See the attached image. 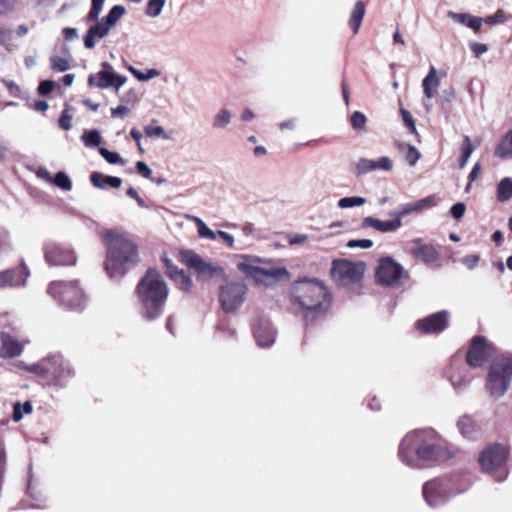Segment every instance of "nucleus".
Wrapping results in <instances>:
<instances>
[{
	"label": "nucleus",
	"mask_w": 512,
	"mask_h": 512,
	"mask_svg": "<svg viewBox=\"0 0 512 512\" xmlns=\"http://www.w3.org/2000/svg\"><path fill=\"white\" fill-rule=\"evenodd\" d=\"M398 459L405 466L420 469L427 463L446 461L454 451L434 429H416L400 441Z\"/></svg>",
	"instance_id": "f257e3e1"
},
{
	"label": "nucleus",
	"mask_w": 512,
	"mask_h": 512,
	"mask_svg": "<svg viewBox=\"0 0 512 512\" xmlns=\"http://www.w3.org/2000/svg\"><path fill=\"white\" fill-rule=\"evenodd\" d=\"M107 247L105 271L112 280L121 279L129 269L139 262L138 248L133 241L115 230L102 232Z\"/></svg>",
	"instance_id": "f03ea898"
},
{
	"label": "nucleus",
	"mask_w": 512,
	"mask_h": 512,
	"mask_svg": "<svg viewBox=\"0 0 512 512\" xmlns=\"http://www.w3.org/2000/svg\"><path fill=\"white\" fill-rule=\"evenodd\" d=\"M137 295L142 316L152 321L163 313L169 288L157 270L149 269L137 286Z\"/></svg>",
	"instance_id": "7ed1b4c3"
},
{
	"label": "nucleus",
	"mask_w": 512,
	"mask_h": 512,
	"mask_svg": "<svg viewBox=\"0 0 512 512\" xmlns=\"http://www.w3.org/2000/svg\"><path fill=\"white\" fill-rule=\"evenodd\" d=\"M469 486L468 481L458 478H434L424 483L422 493L429 506L439 507L467 491Z\"/></svg>",
	"instance_id": "20e7f679"
},
{
	"label": "nucleus",
	"mask_w": 512,
	"mask_h": 512,
	"mask_svg": "<svg viewBox=\"0 0 512 512\" xmlns=\"http://www.w3.org/2000/svg\"><path fill=\"white\" fill-rule=\"evenodd\" d=\"M295 301L308 313L324 309L328 302V290L324 283L317 279L303 278L293 285Z\"/></svg>",
	"instance_id": "39448f33"
},
{
	"label": "nucleus",
	"mask_w": 512,
	"mask_h": 512,
	"mask_svg": "<svg viewBox=\"0 0 512 512\" xmlns=\"http://www.w3.org/2000/svg\"><path fill=\"white\" fill-rule=\"evenodd\" d=\"M478 462L484 473L490 474L496 481L508 476V450L500 444L485 447L478 456Z\"/></svg>",
	"instance_id": "423d86ee"
},
{
	"label": "nucleus",
	"mask_w": 512,
	"mask_h": 512,
	"mask_svg": "<svg viewBox=\"0 0 512 512\" xmlns=\"http://www.w3.org/2000/svg\"><path fill=\"white\" fill-rule=\"evenodd\" d=\"M365 268L363 262L336 259L332 262L331 276L339 286L357 290L362 286Z\"/></svg>",
	"instance_id": "0eeeda50"
},
{
	"label": "nucleus",
	"mask_w": 512,
	"mask_h": 512,
	"mask_svg": "<svg viewBox=\"0 0 512 512\" xmlns=\"http://www.w3.org/2000/svg\"><path fill=\"white\" fill-rule=\"evenodd\" d=\"M512 379V358L501 356L492 363L486 388L493 398L502 397L509 388Z\"/></svg>",
	"instance_id": "6e6552de"
},
{
	"label": "nucleus",
	"mask_w": 512,
	"mask_h": 512,
	"mask_svg": "<svg viewBox=\"0 0 512 512\" xmlns=\"http://www.w3.org/2000/svg\"><path fill=\"white\" fill-rule=\"evenodd\" d=\"M247 285L241 280L224 279L219 287L218 300L226 313L236 312L246 300Z\"/></svg>",
	"instance_id": "1a4fd4ad"
},
{
	"label": "nucleus",
	"mask_w": 512,
	"mask_h": 512,
	"mask_svg": "<svg viewBox=\"0 0 512 512\" xmlns=\"http://www.w3.org/2000/svg\"><path fill=\"white\" fill-rule=\"evenodd\" d=\"M240 261L237 263V269L246 277L252 278L256 282H263L266 278L280 279L289 275L284 267H261L260 258L250 255H240Z\"/></svg>",
	"instance_id": "9d476101"
},
{
	"label": "nucleus",
	"mask_w": 512,
	"mask_h": 512,
	"mask_svg": "<svg viewBox=\"0 0 512 512\" xmlns=\"http://www.w3.org/2000/svg\"><path fill=\"white\" fill-rule=\"evenodd\" d=\"M127 78L118 74L109 62H102L100 70L88 77V85L100 89L113 88L116 92L126 83Z\"/></svg>",
	"instance_id": "9b49d317"
},
{
	"label": "nucleus",
	"mask_w": 512,
	"mask_h": 512,
	"mask_svg": "<svg viewBox=\"0 0 512 512\" xmlns=\"http://www.w3.org/2000/svg\"><path fill=\"white\" fill-rule=\"evenodd\" d=\"M183 261L189 268L194 269L201 280H210L213 278H225L224 269L216 264L205 261L199 255L193 252L183 254Z\"/></svg>",
	"instance_id": "f8f14e48"
},
{
	"label": "nucleus",
	"mask_w": 512,
	"mask_h": 512,
	"mask_svg": "<svg viewBox=\"0 0 512 512\" xmlns=\"http://www.w3.org/2000/svg\"><path fill=\"white\" fill-rule=\"evenodd\" d=\"M404 274V268L390 257L382 258L375 271L379 284L385 286L396 285Z\"/></svg>",
	"instance_id": "ddd939ff"
},
{
	"label": "nucleus",
	"mask_w": 512,
	"mask_h": 512,
	"mask_svg": "<svg viewBox=\"0 0 512 512\" xmlns=\"http://www.w3.org/2000/svg\"><path fill=\"white\" fill-rule=\"evenodd\" d=\"M28 371L44 377L49 382H58L62 376V357L50 356L39 363L32 364L28 367Z\"/></svg>",
	"instance_id": "4468645a"
},
{
	"label": "nucleus",
	"mask_w": 512,
	"mask_h": 512,
	"mask_svg": "<svg viewBox=\"0 0 512 512\" xmlns=\"http://www.w3.org/2000/svg\"><path fill=\"white\" fill-rule=\"evenodd\" d=\"M448 316L449 313L447 311H440L418 320L416 328L425 334L440 333L447 327Z\"/></svg>",
	"instance_id": "2eb2a0df"
},
{
	"label": "nucleus",
	"mask_w": 512,
	"mask_h": 512,
	"mask_svg": "<svg viewBox=\"0 0 512 512\" xmlns=\"http://www.w3.org/2000/svg\"><path fill=\"white\" fill-rule=\"evenodd\" d=\"M489 347L483 337H474L467 352V363L473 368L481 367L487 360Z\"/></svg>",
	"instance_id": "dca6fc26"
},
{
	"label": "nucleus",
	"mask_w": 512,
	"mask_h": 512,
	"mask_svg": "<svg viewBox=\"0 0 512 512\" xmlns=\"http://www.w3.org/2000/svg\"><path fill=\"white\" fill-rule=\"evenodd\" d=\"M392 168L393 162L386 156L378 159L360 158L355 165L357 175H364L377 170L390 171Z\"/></svg>",
	"instance_id": "f3484780"
},
{
	"label": "nucleus",
	"mask_w": 512,
	"mask_h": 512,
	"mask_svg": "<svg viewBox=\"0 0 512 512\" xmlns=\"http://www.w3.org/2000/svg\"><path fill=\"white\" fill-rule=\"evenodd\" d=\"M410 253L428 266L434 265L439 258V253L433 245L425 244L421 239H414Z\"/></svg>",
	"instance_id": "a211bd4d"
},
{
	"label": "nucleus",
	"mask_w": 512,
	"mask_h": 512,
	"mask_svg": "<svg viewBox=\"0 0 512 512\" xmlns=\"http://www.w3.org/2000/svg\"><path fill=\"white\" fill-rule=\"evenodd\" d=\"M392 220H380L374 217H365L362 220L361 227L362 228H372L381 233H390L396 232L402 226V221L397 218V216H393Z\"/></svg>",
	"instance_id": "6ab92c4d"
},
{
	"label": "nucleus",
	"mask_w": 512,
	"mask_h": 512,
	"mask_svg": "<svg viewBox=\"0 0 512 512\" xmlns=\"http://www.w3.org/2000/svg\"><path fill=\"white\" fill-rule=\"evenodd\" d=\"M437 204L434 196H428L426 198L417 200L415 202L407 203L403 205L400 210L392 211L389 213L390 216H397L402 221V218L406 215L420 212L425 208H431Z\"/></svg>",
	"instance_id": "aec40b11"
},
{
	"label": "nucleus",
	"mask_w": 512,
	"mask_h": 512,
	"mask_svg": "<svg viewBox=\"0 0 512 512\" xmlns=\"http://www.w3.org/2000/svg\"><path fill=\"white\" fill-rule=\"evenodd\" d=\"M254 337L260 347L271 346L276 339V330L268 321H261L254 325Z\"/></svg>",
	"instance_id": "412c9836"
},
{
	"label": "nucleus",
	"mask_w": 512,
	"mask_h": 512,
	"mask_svg": "<svg viewBox=\"0 0 512 512\" xmlns=\"http://www.w3.org/2000/svg\"><path fill=\"white\" fill-rule=\"evenodd\" d=\"M109 32L110 29L101 20L97 19L83 37L85 48L93 49L100 40L104 39L109 34Z\"/></svg>",
	"instance_id": "4be33fe9"
},
{
	"label": "nucleus",
	"mask_w": 512,
	"mask_h": 512,
	"mask_svg": "<svg viewBox=\"0 0 512 512\" xmlns=\"http://www.w3.org/2000/svg\"><path fill=\"white\" fill-rule=\"evenodd\" d=\"M86 301V294L78 282L66 284V304L68 303L71 309L82 310Z\"/></svg>",
	"instance_id": "5701e85b"
},
{
	"label": "nucleus",
	"mask_w": 512,
	"mask_h": 512,
	"mask_svg": "<svg viewBox=\"0 0 512 512\" xmlns=\"http://www.w3.org/2000/svg\"><path fill=\"white\" fill-rule=\"evenodd\" d=\"M23 277L16 278L12 270H5L0 272V288L25 286L27 278L30 275L29 269L24 262H22Z\"/></svg>",
	"instance_id": "b1692460"
},
{
	"label": "nucleus",
	"mask_w": 512,
	"mask_h": 512,
	"mask_svg": "<svg viewBox=\"0 0 512 512\" xmlns=\"http://www.w3.org/2000/svg\"><path fill=\"white\" fill-rule=\"evenodd\" d=\"M23 351V344L15 340L9 333L1 334V353L4 357H16Z\"/></svg>",
	"instance_id": "393cba45"
},
{
	"label": "nucleus",
	"mask_w": 512,
	"mask_h": 512,
	"mask_svg": "<svg viewBox=\"0 0 512 512\" xmlns=\"http://www.w3.org/2000/svg\"><path fill=\"white\" fill-rule=\"evenodd\" d=\"M90 181L94 187L102 190L109 188H119L122 179L116 176H108L100 172H93L90 175Z\"/></svg>",
	"instance_id": "a878e982"
},
{
	"label": "nucleus",
	"mask_w": 512,
	"mask_h": 512,
	"mask_svg": "<svg viewBox=\"0 0 512 512\" xmlns=\"http://www.w3.org/2000/svg\"><path fill=\"white\" fill-rule=\"evenodd\" d=\"M460 433L468 439H475L479 436V428L472 416L463 415L457 421Z\"/></svg>",
	"instance_id": "bb28decb"
},
{
	"label": "nucleus",
	"mask_w": 512,
	"mask_h": 512,
	"mask_svg": "<svg viewBox=\"0 0 512 512\" xmlns=\"http://www.w3.org/2000/svg\"><path fill=\"white\" fill-rule=\"evenodd\" d=\"M439 86L440 79L437 76V70L435 69L434 66H431L428 74L426 75L422 82L424 95L427 98L431 99L435 95Z\"/></svg>",
	"instance_id": "cd10ccee"
},
{
	"label": "nucleus",
	"mask_w": 512,
	"mask_h": 512,
	"mask_svg": "<svg viewBox=\"0 0 512 512\" xmlns=\"http://www.w3.org/2000/svg\"><path fill=\"white\" fill-rule=\"evenodd\" d=\"M30 170L35 172L36 176L42 181L64 189V171H59L55 177H52L51 173L44 167H30Z\"/></svg>",
	"instance_id": "c85d7f7f"
},
{
	"label": "nucleus",
	"mask_w": 512,
	"mask_h": 512,
	"mask_svg": "<svg viewBox=\"0 0 512 512\" xmlns=\"http://www.w3.org/2000/svg\"><path fill=\"white\" fill-rule=\"evenodd\" d=\"M365 12L366 9L364 2L362 0L356 1L348 21V24L350 28L353 30L354 34H357L359 32L361 23L365 16Z\"/></svg>",
	"instance_id": "c756f323"
},
{
	"label": "nucleus",
	"mask_w": 512,
	"mask_h": 512,
	"mask_svg": "<svg viewBox=\"0 0 512 512\" xmlns=\"http://www.w3.org/2000/svg\"><path fill=\"white\" fill-rule=\"evenodd\" d=\"M232 117L230 110L221 108L213 115L211 126L215 130H224L231 124Z\"/></svg>",
	"instance_id": "7c9ffc66"
},
{
	"label": "nucleus",
	"mask_w": 512,
	"mask_h": 512,
	"mask_svg": "<svg viewBox=\"0 0 512 512\" xmlns=\"http://www.w3.org/2000/svg\"><path fill=\"white\" fill-rule=\"evenodd\" d=\"M495 155L502 159H512V129L499 142Z\"/></svg>",
	"instance_id": "2f4dec72"
},
{
	"label": "nucleus",
	"mask_w": 512,
	"mask_h": 512,
	"mask_svg": "<svg viewBox=\"0 0 512 512\" xmlns=\"http://www.w3.org/2000/svg\"><path fill=\"white\" fill-rule=\"evenodd\" d=\"M197 226V232L200 238L215 241L217 239V232L211 230L205 222L197 216H187Z\"/></svg>",
	"instance_id": "473e14b6"
},
{
	"label": "nucleus",
	"mask_w": 512,
	"mask_h": 512,
	"mask_svg": "<svg viewBox=\"0 0 512 512\" xmlns=\"http://www.w3.org/2000/svg\"><path fill=\"white\" fill-rule=\"evenodd\" d=\"M512 197V178H503L497 186V200L508 201Z\"/></svg>",
	"instance_id": "72a5a7b5"
},
{
	"label": "nucleus",
	"mask_w": 512,
	"mask_h": 512,
	"mask_svg": "<svg viewBox=\"0 0 512 512\" xmlns=\"http://www.w3.org/2000/svg\"><path fill=\"white\" fill-rule=\"evenodd\" d=\"M47 294L59 305L64 303V283L62 281H52L47 287Z\"/></svg>",
	"instance_id": "f704fd0d"
},
{
	"label": "nucleus",
	"mask_w": 512,
	"mask_h": 512,
	"mask_svg": "<svg viewBox=\"0 0 512 512\" xmlns=\"http://www.w3.org/2000/svg\"><path fill=\"white\" fill-rule=\"evenodd\" d=\"M125 8L120 5L113 6L109 13L101 21L111 30L117 21L124 15Z\"/></svg>",
	"instance_id": "c9c22d12"
},
{
	"label": "nucleus",
	"mask_w": 512,
	"mask_h": 512,
	"mask_svg": "<svg viewBox=\"0 0 512 512\" xmlns=\"http://www.w3.org/2000/svg\"><path fill=\"white\" fill-rule=\"evenodd\" d=\"M474 151H475V147L472 145L469 136H465L464 140H463L462 147H461L462 154L459 159L460 168H464L466 166L469 158L471 157V155L473 154Z\"/></svg>",
	"instance_id": "e433bc0d"
},
{
	"label": "nucleus",
	"mask_w": 512,
	"mask_h": 512,
	"mask_svg": "<svg viewBox=\"0 0 512 512\" xmlns=\"http://www.w3.org/2000/svg\"><path fill=\"white\" fill-rule=\"evenodd\" d=\"M127 69L139 81H149L160 75V72L153 68L148 69L146 72H142L133 66H128Z\"/></svg>",
	"instance_id": "4c0bfd02"
},
{
	"label": "nucleus",
	"mask_w": 512,
	"mask_h": 512,
	"mask_svg": "<svg viewBox=\"0 0 512 512\" xmlns=\"http://www.w3.org/2000/svg\"><path fill=\"white\" fill-rule=\"evenodd\" d=\"M366 203V198L360 196H352V197H343L341 198L337 205L341 209H348L353 207H359Z\"/></svg>",
	"instance_id": "58836bf2"
},
{
	"label": "nucleus",
	"mask_w": 512,
	"mask_h": 512,
	"mask_svg": "<svg viewBox=\"0 0 512 512\" xmlns=\"http://www.w3.org/2000/svg\"><path fill=\"white\" fill-rule=\"evenodd\" d=\"M166 3V0H149L146 6V15L152 18L158 17L163 7Z\"/></svg>",
	"instance_id": "ea45409f"
},
{
	"label": "nucleus",
	"mask_w": 512,
	"mask_h": 512,
	"mask_svg": "<svg viewBox=\"0 0 512 512\" xmlns=\"http://www.w3.org/2000/svg\"><path fill=\"white\" fill-rule=\"evenodd\" d=\"M32 412V405L30 402H25L24 405H21L20 402H16L13 407V421L19 422L24 414H30Z\"/></svg>",
	"instance_id": "a19ab883"
},
{
	"label": "nucleus",
	"mask_w": 512,
	"mask_h": 512,
	"mask_svg": "<svg viewBox=\"0 0 512 512\" xmlns=\"http://www.w3.org/2000/svg\"><path fill=\"white\" fill-rule=\"evenodd\" d=\"M145 135L149 138H163L169 140L170 137L165 133V130L160 125H146L144 127Z\"/></svg>",
	"instance_id": "79ce46f5"
},
{
	"label": "nucleus",
	"mask_w": 512,
	"mask_h": 512,
	"mask_svg": "<svg viewBox=\"0 0 512 512\" xmlns=\"http://www.w3.org/2000/svg\"><path fill=\"white\" fill-rule=\"evenodd\" d=\"M57 247L55 245H52V244H49L47 247H46V255H45V259H46V262L50 265V266H60L63 264V259H64V256L61 255V251L59 250V255H53V251L54 249H56Z\"/></svg>",
	"instance_id": "37998d69"
},
{
	"label": "nucleus",
	"mask_w": 512,
	"mask_h": 512,
	"mask_svg": "<svg viewBox=\"0 0 512 512\" xmlns=\"http://www.w3.org/2000/svg\"><path fill=\"white\" fill-rule=\"evenodd\" d=\"M176 276V279L173 281L176 283L178 288L184 292L190 291V289L193 286V281L191 277L186 274L184 271L182 273H178Z\"/></svg>",
	"instance_id": "c03bdc74"
},
{
	"label": "nucleus",
	"mask_w": 512,
	"mask_h": 512,
	"mask_svg": "<svg viewBox=\"0 0 512 512\" xmlns=\"http://www.w3.org/2000/svg\"><path fill=\"white\" fill-rule=\"evenodd\" d=\"M82 140L87 147H97L101 142V136L97 130H90L84 132Z\"/></svg>",
	"instance_id": "a18cd8bd"
},
{
	"label": "nucleus",
	"mask_w": 512,
	"mask_h": 512,
	"mask_svg": "<svg viewBox=\"0 0 512 512\" xmlns=\"http://www.w3.org/2000/svg\"><path fill=\"white\" fill-rule=\"evenodd\" d=\"M100 155L109 163V164H121L125 163L124 159L116 152H112L104 147L99 148Z\"/></svg>",
	"instance_id": "49530a36"
},
{
	"label": "nucleus",
	"mask_w": 512,
	"mask_h": 512,
	"mask_svg": "<svg viewBox=\"0 0 512 512\" xmlns=\"http://www.w3.org/2000/svg\"><path fill=\"white\" fill-rule=\"evenodd\" d=\"M507 20L506 13L503 9H498L494 15L483 18V22L488 25L503 24Z\"/></svg>",
	"instance_id": "de8ad7c7"
},
{
	"label": "nucleus",
	"mask_w": 512,
	"mask_h": 512,
	"mask_svg": "<svg viewBox=\"0 0 512 512\" xmlns=\"http://www.w3.org/2000/svg\"><path fill=\"white\" fill-rule=\"evenodd\" d=\"M351 125L356 131H364L366 124V117L363 113L356 111L351 115Z\"/></svg>",
	"instance_id": "09e8293b"
},
{
	"label": "nucleus",
	"mask_w": 512,
	"mask_h": 512,
	"mask_svg": "<svg viewBox=\"0 0 512 512\" xmlns=\"http://www.w3.org/2000/svg\"><path fill=\"white\" fill-rule=\"evenodd\" d=\"M120 101L134 107L139 102V95L135 89H129L120 97Z\"/></svg>",
	"instance_id": "8fccbe9b"
},
{
	"label": "nucleus",
	"mask_w": 512,
	"mask_h": 512,
	"mask_svg": "<svg viewBox=\"0 0 512 512\" xmlns=\"http://www.w3.org/2000/svg\"><path fill=\"white\" fill-rule=\"evenodd\" d=\"M217 237L229 248V249H242V247H236V240L234 236L226 231L218 230Z\"/></svg>",
	"instance_id": "3c124183"
},
{
	"label": "nucleus",
	"mask_w": 512,
	"mask_h": 512,
	"mask_svg": "<svg viewBox=\"0 0 512 512\" xmlns=\"http://www.w3.org/2000/svg\"><path fill=\"white\" fill-rule=\"evenodd\" d=\"M104 1L105 0H92V7L86 18L88 21H94L98 19L99 14L103 9Z\"/></svg>",
	"instance_id": "603ef678"
},
{
	"label": "nucleus",
	"mask_w": 512,
	"mask_h": 512,
	"mask_svg": "<svg viewBox=\"0 0 512 512\" xmlns=\"http://www.w3.org/2000/svg\"><path fill=\"white\" fill-rule=\"evenodd\" d=\"M131 109H132L131 106L121 103L116 108L111 109V116L114 118L122 119V118L126 117L131 112Z\"/></svg>",
	"instance_id": "864d4df0"
},
{
	"label": "nucleus",
	"mask_w": 512,
	"mask_h": 512,
	"mask_svg": "<svg viewBox=\"0 0 512 512\" xmlns=\"http://www.w3.org/2000/svg\"><path fill=\"white\" fill-rule=\"evenodd\" d=\"M407 154H406V160L410 164V166H414L417 161L420 159V152L417 150L416 147L408 144L407 146Z\"/></svg>",
	"instance_id": "5fc2aeb1"
},
{
	"label": "nucleus",
	"mask_w": 512,
	"mask_h": 512,
	"mask_svg": "<svg viewBox=\"0 0 512 512\" xmlns=\"http://www.w3.org/2000/svg\"><path fill=\"white\" fill-rule=\"evenodd\" d=\"M373 246V241L370 239H357L350 240L347 243V247L349 248H361V249H369Z\"/></svg>",
	"instance_id": "6e6d98bb"
},
{
	"label": "nucleus",
	"mask_w": 512,
	"mask_h": 512,
	"mask_svg": "<svg viewBox=\"0 0 512 512\" xmlns=\"http://www.w3.org/2000/svg\"><path fill=\"white\" fill-rule=\"evenodd\" d=\"M447 15L453 21H455V22H457L459 24H463L465 26H467V23H468L469 19L472 16V15L467 14V13H456V12H453V11H449Z\"/></svg>",
	"instance_id": "4d7b16f0"
},
{
	"label": "nucleus",
	"mask_w": 512,
	"mask_h": 512,
	"mask_svg": "<svg viewBox=\"0 0 512 512\" xmlns=\"http://www.w3.org/2000/svg\"><path fill=\"white\" fill-rule=\"evenodd\" d=\"M136 170L142 177L152 179V170L145 162L138 161L136 163Z\"/></svg>",
	"instance_id": "13d9d810"
},
{
	"label": "nucleus",
	"mask_w": 512,
	"mask_h": 512,
	"mask_svg": "<svg viewBox=\"0 0 512 512\" xmlns=\"http://www.w3.org/2000/svg\"><path fill=\"white\" fill-rule=\"evenodd\" d=\"M471 381V377H461L460 375H453L451 377V383L453 387L457 390L462 389L464 386H466Z\"/></svg>",
	"instance_id": "bf43d9fd"
},
{
	"label": "nucleus",
	"mask_w": 512,
	"mask_h": 512,
	"mask_svg": "<svg viewBox=\"0 0 512 512\" xmlns=\"http://www.w3.org/2000/svg\"><path fill=\"white\" fill-rule=\"evenodd\" d=\"M55 82L51 80L42 81L38 86V93L41 96L48 95L54 88Z\"/></svg>",
	"instance_id": "052dcab7"
},
{
	"label": "nucleus",
	"mask_w": 512,
	"mask_h": 512,
	"mask_svg": "<svg viewBox=\"0 0 512 512\" xmlns=\"http://www.w3.org/2000/svg\"><path fill=\"white\" fill-rule=\"evenodd\" d=\"M401 116H402L403 122L411 130V132H416L415 121H414L412 115L410 114V112H408L407 110L402 109L401 110Z\"/></svg>",
	"instance_id": "680f3d73"
},
{
	"label": "nucleus",
	"mask_w": 512,
	"mask_h": 512,
	"mask_svg": "<svg viewBox=\"0 0 512 512\" xmlns=\"http://www.w3.org/2000/svg\"><path fill=\"white\" fill-rule=\"evenodd\" d=\"M479 260L480 257L477 255H467L461 261L469 270H473L478 265Z\"/></svg>",
	"instance_id": "e2e57ef3"
},
{
	"label": "nucleus",
	"mask_w": 512,
	"mask_h": 512,
	"mask_svg": "<svg viewBox=\"0 0 512 512\" xmlns=\"http://www.w3.org/2000/svg\"><path fill=\"white\" fill-rule=\"evenodd\" d=\"M465 210H466L465 204L458 202L451 207L450 211H451L452 216L456 220H459L463 217Z\"/></svg>",
	"instance_id": "0e129e2a"
},
{
	"label": "nucleus",
	"mask_w": 512,
	"mask_h": 512,
	"mask_svg": "<svg viewBox=\"0 0 512 512\" xmlns=\"http://www.w3.org/2000/svg\"><path fill=\"white\" fill-rule=\"evenodd\" d=\"M469 46L476 57H479L488 51L487 45L483 43L472 42Z\"/></svg>",
	"instance_id": "69168bd1"
},
{
	"label": "nucleus",
	"mask_w": 512,
	"mask_h": 512,
	"mask_svg": "<svg viewBox=\"0 0 512 512\" xmlns=\"http://www.w3.org/2000/svg\"><path fill=\"white\" fill-rule=\"evenodd\" d=\"M483 18L477 16H471L467 23V27L473 29L475 32H478L481 29L483 24Z\"/></svg>",
	"instance_id": "338daca9"
},
{
	"label": "nucleus",
	"mask_w": 512,
	"mask_h": 512,
	"mask_svg": "<svg viewBox=\"0 0 512 512\" xmlns=\"http://www.w3.org/2000/svg\"><path fill=\"white\" fill-rule=\"evenodd\" d=\"M165 266H166V269H167V274L169 275V277L174 280L176 279V276L178 273H182L183 270L181 269H178L176 266H174L170 260H165Z\"/></svg>",
	"instance_id": "774afa93"
}]
</instances>
